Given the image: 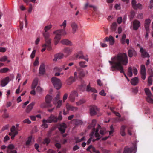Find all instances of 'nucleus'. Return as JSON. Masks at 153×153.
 I'll return each mask as SVG.
<instances>
[{"mask_svg": "<svg viewBox=\"0 0 153 153\" xmlns=\"http://www.w3.org/2000/svg\"><path fill=\"white\" fill-rule=\"evenodd\" d=\"M35 103L34 102L29 104L27 106L25 110L26 112L27 113H29L32 109Z\"/></svg>", "mask_w": 153, "mask_h": 153, "instance_id": "5701e85b", "label": "nucleus"}, {"mask_svg": "<svg viewBox=\"0 0 153 153\" xmlns=\"http://www.w3.org/2000/svg\"><path fill=\"white\" fill-rule=\"evenodd\" d=\"M86 91H88L91 92H92L97 93V91L94 88L91 87L90 85H88L87 87Z\"/></svg>", "mask_w": 153, "mask_h": 153, "instance_id": "7c9ffc66", "label": "nucleus"}, {"mask_svg": "<svg viewBox=\"0 0 153 153\" xmlns=\"http://www.w3.org/2000/svg\"><path fill=\"white\" fill-rule=\"evenodd\" d=\"M78 96V94L77 92L75 91H73L70 93L69 98L71 102H74L76 99V97Z\"/></svg>", "mask_w": 153, "mask_h": 153, "instance_id": "0eeeda50", "label": "nucleus"}, {"mask_svg": "<svg viewBox=\"0 0 153 153\" xmlns=\"http://www.w3.org/2000/svg\"><path fill=\"white\" fill-rule=\"evenodd\" d=\"M52 27V25H50L46 26L44 28V30L45 32H47Z\"/></svg>", "mask_w": 153, "mask_h": 153, "instance_id": "a18cd8bd", "label": "nucleus"}, {"mask_svg": "<svg viewBox=\"0 0 153 153\" xmlns=\"http://www.w3.org/2000/svg\"><path fill=\"white\" fill-rule=\"evenodd\" d=\"M70 25L72 29V33L74 34L78 29V24L75 22H73L71 23Z\"/></svg>", "mask_w": 153, "mask_h": 153, "instance_id": "6e6552de", "label": "nucleus"}, {"mask_svg": "<svg viewBox=\"0 0 153 153\" xmlns=\"http://www.w3.org/2000/svg\"><path fill=\"white\" fill-rule=\"evenodd\" d=\"M52 99V97L49 95H47L45 97V100L46 102L49 103L51 102Z\"/></svg>", "mask_w": 153, "mask_h": 153, "instance_id": "c756f323", "label": "nucleus"}, {"mask_svg": "<svg viewBox=\"0 0 153 153\" xmlns=\"http://www.w3.org/2000/svg\"><path fill=\"white\" fill-rule=\"evenodd\" d=\"M122 21V18L121 17H118L117 19V22L118 24H120Z\"/></svg>", "mask_w": 153, "mask_h": 153, "instance_id": "338daca9", "label": "nucleus"}, {"mask_svg": "<svg viewBox=\"0 0 153 153\" xmlns=\"http://www.w3.org/2000/svg\"><path fill=\"white\" fill-rule=\"evenodd\" d=\"M73 51V48L71 47H67L65 48L63 50L64 53L68 56L71 54Z\"/></svg>", "mask_w": 153, "mask_h": 153, "instance_id": "4468645a", "label": "nucleus"}, {"mask_svg": "<svg viewBox=\"0 0 153 153\" xmlns=\"http://www.w3.org/2000/svg\"><path fill=\"white\" fill-rule=\"evenodd\" d=\"M126 34H123L121 39V42L123 44L126 43L128 45L129 43V40L128 39H126Z\"/></svg>", "mask_w": 153, "mask_h": 153, "instance_id": "dca6fc26", "label": "nucleus"}, {"mask_svg": "<svg viewBox=\"0 0 153 153\" xmlns=\"http://www.w3.org/2000/svg\"><path fill=\"white\" fill-rule=\"evenodd\" d=\"M42 124L41 125V127L43 128H45L48 127V125L47 123H48V120L45 119H43Z\"/></svg>", "mask_w": 153, "mask_h": 153, "instance_id": "2f4dec72", "label": "nucleus"}, {"mask_svg": "<svg viewBox=\"0 0 153 153\" xmlns=\"http://www.w3.org/2000/svg\"><path fill=\"white\" fill-rule=\"evenodd\" d=\"M66 109L68 111L71 110L73 111H75L78 110L77 108L71 106L68 103L66 104Z\"/></svg>", "mask_w": 153, "mask_h": 153, "instance_id": "aec40b11", "label": "nucleus"}, {"mask_svg": "<svg viewBox=\"0 0 153 153\" xmlns=\"http://www.w3.org/2000/svg\"><path fill=\"white\" fill-rule=\"evenodd\" d=\"M60 94V93L59 92H57L56 93V96L53 99V103L54 104L56 105V103L57 101L58 100H60L59 97Z\"/></svg>", "mask_w": 153, "mask_h": 153, "instance_id": "a878e982", "label": "nucleus"}, {"mask_svg": "<svg viewBox=\"0 0 153 153\" xmlns=\"http://www.w3.org/2000/svg\"><path fill=\"white\" fill-rule=\"evenodd\" d=\"M50 142V140L49 138H47L44 140L43 142V143L44 144H46L47 145Z\"/></svg>", "mask_w": 153, "mask_h": 153, "instance_id": "6e6d98bb", "label": "nucleus"}, {"mask_svg": "<svg viewBox=\"0 0 153 153\" xmlns=\"http://www.w3.org/2000/svg\"><path fill=\"white\" fill-rule=\"evenodd\" d=\"M67 25V21L65 20L59 25V26L62 29H59L53 32V33L55 35L54 38L55 45H56L59 42L61 39V35L64 36L67 34V33L65 30Z\"/></svg>", "mask_w": 153, "mask_h": 153, "instance_id": "f03ea898", "label": "nucleus"}, {"mask_svg": "<svg viewBox=\"0 0 153 153\" xmlns=\"http://www.w3.org/2000/svg\"><path fill=\"white\" fill-rule=\"evenodd\" d=\"M99 111V109L95 105L91 106L90 109V113L91 115H95L97 112Z\"/></svg>", "mask_w": 153, "mask_h": 153, "instance_id": "9b49d317", "label": "nucleus"}, {"mask_svg": "<svg viewBox=\"0 0 153 153\" xmlns=\"http://www.w3.org/2000/svg\"><path fill=\"white\" fill-rule=\"evenodd\" d=\"M151 20L149 19H147L145 21V26L146 31L149 30V24Z\"/></svg>", "mask_w": 153, "mask_h": 153, "instance_id": "bb28decb", "label": "nucleus"}, {"mask_svg": "<svg viewBox=\"0 0 153 153\" xmlns=\"http://www.w3.org/2000/svg\"><path fill=\"white\" fill-rule=\"evenodd\" d=\"M72 123L76 125H78L81 124L82 123V121L80 120L74 119L72 120Z\"/></svg>", "mask_w": 153, "mask_h": 153, "instance_id": "473e14b6", "label": "nucleus"}, {"mask_svg": "<svg viewBox=\"0 0 153 153\" xmlns=\"http://www.w3.org/2000/svg\"><path fill=\"white\" fill-rule=\"evenodd\" d=\"M99 94L102 96H105L106 95V94L104 90H102L100 92Z\"/></svg>", "mask_w": 153, "mask_h": 153, "instance_id": "e2e57ef3", "label": "nucleus"}, {"mask_svg": "<svg viewBox=\"0 0 153 153\" xmlns=\"http://www.w3.org/2000/svg\"><path fill=\"white\" fill-rule=\"evenodd\" d=\"M36 52V51L35 50H33L32 52V53L30 55V57L31 58H33L34 57L35 55V53Z\"/></svg>", "mask_w": 153, "mask_h": 153, "instance_id": "4d7b16f0", "label": "nucleus"}, {"mask_svg": "<svg viewBox=\"0 0 153 153\" xmlns=\"http://www.w3.org/2000/svg\"><path fill=\"white\" fill-rule=\"evenodd\" d=\"M126 127L124 126H122L121 127L120 131L121 133L123 134L124 133V131L125 128Z\"/></svg>", "mask_w": 153, "mask_h": 153, "instance_id": "680f3d73", "label": "nucleus"}, {"mask_svg": "<svg viewBox=\"0 0 153 153\" xmlns=\"http://www.w3.org/2000/svg\"><path fill=\"white\" fill-rule=\"evenodd\" d=\"M139 79L137 77H135L131 79V83L133 85H136L138 83Z\"/></svg>", "mask_w": 153, "mask_h": 153, "instance_id": "b1692460", "label": "nucleus"}, {"mask_svg": "<svg viewBox=\"0 0 153 153\" xmlns=\"http://www.w3.org/2000/svg\"><path fill=\"white\" fill-rule=\"evenodd\" d=\"M64 56V54L61 53H57L54 55V59H53L54 61L56 62L58 59H60L63 58Z\"/></svg>", "mask_w": 153, "mask_h": 153, "instance_id": "f3484780", "label": "nucleus"}, {"mask_svg": "<svg viewBox=\"0 0 153 153\" xmlns=\"http://www.w3.org/2000/svg\"><path fill=\"white\" fill-rule=\"evenodd\" d=\"M128 56L130 58L132 57L133 56H136V52L133 48L129 49L128 50Z\"/></svg>", "mask_w": 153, "mask_h": 153, "instance_id": "6ab92c4d", "label": "nucleus"}, {"mask_svg": "<svg viewBox=\"0 0 153 153\" xmlns=\"http://www.w3.org/2000/svg\"><path fill=\"white\" fill-rule=\"evenodd\" d=\"M60 42L63 44L68 46H72L73 44L72 42L68 39H64L60 41Z\"/></svg>", "mask_w": 153, "mask_h": 153, "instance_id": "4be33fe9", "label": "nucleus"}, {"mask_svg": "<svg viewBox=\"0 0 153 153\" xmlns=\"http://www.w3.org/2000/svg\"><path fill=\"white\" fill-rule=\"evenodd\" d=\"M14 126H13L10 129L11 132L13 134H17L19 132Z\"/></svg>", "mask_w": 153, "mask_h": 153, "instance_id": "72a5a7b5", "label": "nucleus"}, {"mask_svg": "<svg viewBox=\"0 0 153 153\" xmlns=\"http://www.w3.org/2000/svg\"><path fill=\"white\" fill-rule=\"evenodd\" d=\"M128 75L130 77H131L132 76V68L131 67H129L128 68Z\"/></svg>", "mask_w": 153, "mask_h": 153, "instance_id": "37998d69", "label": "nucleus"}, {"mask_svg": "<svg viewBox=\"0 0 153 153\" xmlns=\"http://www.w3.org/2000/svg\"><path fill=\"white\" fill-rule=\"evenodd\" d=\"M130 19L131 20L134 17L135 15V13L134 11H131L130 12Z\"/></svg>", "mask_w": 153, "mask_h": 153, "instance_id": "0e129e2a", "label": "nucleus"}, {"mask_svg": "<svg viewBox=\"0 0 153 153\" xmlns=\"http://www.w3.org/2000/svg\"><path fill=\"white\" fill-rule=\"evenodd\" d=\"M7 59V56H4L0 58V61L4 62L6 61Z\"/></svg>", "mask_w": 153, "mask_h": 153, "instance_id": "3c124183", "label": "nucleus"}, {"mask_svg": "<svg viewBox=\"0 0 153 153\" xmlns=\"http://www.w3.org/2000/svg\"><path fill=\"white\" fill-rule=\"evenodd\" d=\"M105 41L108 42L109 46L113 45L115 43L114 38L111 35L109 37H106L105 38Z\"/></svg>", "mask_w": 153, "mask_h": 153, "instance_id": "9d476101", "label": "nucleus"}, {"mask_svg": "<svg viewBox=\"0 0 153 153\" xmlns=\"http://www.w3.org/2000/svg\"><path fill=\"white\" fill-rule=\"evenodd\" d=\"M14 146L12 144H10L8 145L7 147V149H9V150L13 149L14 148Z\"/></svg>", "mask_w": 153, "mask_h": 153, "instance_id": "8fccbe9b", "label": "nucleus"}, {"mask_svg": "<svg viewBox=\"0 0 153 153\" xmlns=\"http://www.w3.org/2000/svg\"><path fill=\"white\" fill-rule=\"evenodd\" d=\"M63 69L61 67H56L54 68V70L56 71H58L59 72H60L62 71Z\"/></svg>", "mask_w": 153, "mask_h": 153, "instance_id": "603ef678", "label": "nucleus"}, {"mask_svg": "<svg viewBox=\"0 0 153 153\" xmlns=\"http://www.w3.org/2000/svg\"><path fill=\"white\" fill-rule=\"evenodd\" d=\"M67 127V126L66 124L63 123H62L59 125V129L61 133H63L65 132Z\"/></svg>", "mask_w": 153, "mask_h": 153, "instance_id": "ddd939ff", "label": "nucleus"}, {"mask_svg": "<svg viewBox=\"0 0 153 153\" xmlns=\"http://www.w3.org/2000/svg\"><path fill=\"white\" fill-rule=\"evenodd\" d=\"M75 80L73 76H70L66 80L67 84L69 85H71L75 81Z\"/></svg>", "mask_w": 153, "mask_h": 153, "instance_id": "c85d7f7f", "label": "nucleus"}, {"mask_svg": "<svg viewBox=\"0 0 153 153\" xmlns=\"http://www.w3.org/2000/svg\"><path fill=\"white\" fill-rule=\"evenodd\" d=\"M9 78L8 77H7L2 79L1 81V85L2 87L5 86L9 82Z\"/></svg>", "mask_w": 153, "mask_h": 153, "instance_id": "412c9836", "label": "nucleus"}, {"mask_svg": "<svg viewBox=\"0 0 153 153\" xmlns=\"http://www.w3.org/2000/svg\"><path fill=\"white\" fill-rule=\"evenodd\" d=\"M45 71V65L44 63L41 64L39 70V73L41 75L44 74Z\"/></svg>", "mask_w": 153, "mask_h": 153, "instance_id": "2eb2a0df", "label": "nucleus"}, {"mask_svg": "<svg viewBox=\"0 0 153 153\" xmlns=\"http://www.w3.org/2000/svg\"><path fill=\"white\" fill-rule=\"evenodd\" d=\"M23 122L24 123L30 124L31 123V121L29 120V119H25L23 120Z\"/></svg>", "mask_w": 153, "mask_h": 153, "instance_id": "69168bd1", "label": "nucleus"}, {"mask_svg": "<svg viewBox=\"0 0 153 153\" xmlns=\"http://www.w3.org/2000/svg\"><path fill=\"white\" fill-rule=\"evenodd\" d=\"M132 151V148L126 147L124 149V153H131Z\"/></svg>", "mask_w": 153, "mask_h": 153, "instance_id": "58836bf2", "label": "nucleus"}, {"mask_svg": "<svg viewBox=\"0 0 153 153\" xmlns=\"http://www.w3.org/2000/svg\"><path fill=\"white\" fill-rule=\"evenodd\" d=\"M88 73V71L81 70L79 72V76L80 77H84V76L86 74H87Z\"/></svg>", "mask_w": 153, "mask_h": 153, "instance_id": "c9c22d12", "label": "nucleus"}, {"mask_svg": "<svg viewBox=\"0 0 153 153\" xmlns=\"http://www.w3.org/2000/svg\"><path fill=\"white\" fill-rule=\"evenodd\" d=\"M136 7L134 8V9H142L143 6L140 3H138L137 4L136 6Z\"/></svg>", "mask_w": 153, "mask_h": 153, "instance_id": "49530a36", "label": "nucleus"}, {"mask_svg": "<svg viewBox=\"0 0 153 153\" xmlns=\"http://www.w3.org/2000/svg\"><path fill=\"white\" fill-rule=\"evenodd\" d=\"M140 25V22L137 20H135L133 22V28L134 30H137Z\"/></svg>", "mask_w": 153, "mask_h": 153, "instance_id": "a211bd4d", "label": "nucleus"}, {"mask_svg": "<svg viewBox=\"0 0 153 153\" xmlns=\"http://www.w3.org/2000/svg\"><path fill=\"white\" fill-rule=\"evenodd\" d=\"M85 102L86 101L85 100L82 99L76 102V105L78 106H79L85 103Z\"/></svg>", "mask_w": 153, "mask_h": 153, "instance_id": "4c0bfd02", "label": "nucleus"}, {"mask_svg": "<svg viewBox=\"0 0 153 153\" xmlns=\"http://www.w3.org/2000/svg\"><path fill=\"white\" fill-rule=\"evenodd\" d=\"M111 68L120 70L121 73H123L125 77L128 81L129 79L124 73L123 66L126 65L128 62V57L127 54L125 53H120L115 55L109 61Z\"/></svg>", "mask_w": 153, "mask_h": 153, "instance_id": "f257e3e1", "label": "nucleus"}, {"mask_svg": "<svg viewBox=\"0 0 153 153\" xmlns=\"http://www.w3.org/2000/svg\"><path fill=\"white\" fill-rule=\"evenodd\" d=\"M140 52L141 53L142 56L144 57H149V55L148 53L143 48H140Z\"/></svg>", "mask_w": 153, "mask_h": 153, "instance_id": "393cba45", "label": "nucleus"}, {"mask_svg": "<svg viewBox=\"0 0 153 153\" xmlns=\"http://www.w3.org/2000/svg\"><path fill=\"white\" fill-rule=\"evenodd\" d=\"M51 81L54 88L58 90L61 88L62 82L59 79L53 77L51 78Z\"/></svg>", "mask_w": 153, "mask_h": 153, "instance_id": "423d86ee", "label": "nucleus"}, {"mask_svg": "<svg viewBox=\"0 0 153 153\" xmlns=\"http://www.w3.org/2000/svg\"><path fill=\"white\" fill-rule=\"evenodd\" d=\"M39 64V58L38 57H36V60L34 63L33 65L34 66H36L38 65Z\"/></svg>", "mask_w": 153, "mask_h": 153, "instance_id": "864d4df0", "label": "nucleus"}, {"mask_svg": "<svg viewBox=\"0 0 153 153\" xmlns=\"http://www.w3.org/2000/svg\"><path fill=\"white\" fill-rule=\"evenodd\" d=\"M86 62L85 61L80 62L79 64L80 66L82 68H85L87 66V65L85 64Z\"/></svg>", "mask_w": 153, "mask_h": 153, "instance_id": "ea45409f", "label": "nucleus"}, {"mask_svg": "<svg viewBox=\"0 0 153 153\" xmlns=\"http://www.w3.org/2000/svg\"><path fill=\"white\" fill-rule=\"evenodd\" d=\"M38 78H36L34 79L31 86L32 89H35L38 84Z\"/></svg>", "mask_w": 153, "mask_h": 153, "instance_id": "cd10ccee", "label": "nucleus"}, {"mask_svg": "<svg viewBox=\"0 0 153 153\" xmlns=\"http://www.w3.org/2000/svg\"><path fill=\"white\" fill-rule=\"evenodd\" d=\"M9 69L7 68H4L1 69L0 70V73H5L7 72Z\"/></svg>", "mask_w": 153, "mask_h": 153, "instance_id": "09e8293b", "label": "nucleus"}, {"mask_svg": "<svg viewBox=\"0 0 153 153\" xmlns=\"http://www.w3.org/2000/svg\"><path fill=\"white\" fill-rule=\"evenodd\" d=\"M40 106L42 108H47V104L45 102L42 103L40 105Z\"/></svg>", "mask_w": 153, "mask_h": 153, "instance_id": "de8ad7c7", "label": "nucleus"}, {"mask_svg": "<svg viewBox=\"0 0 153 153\" xmlns=\"http://www.w3.org/2000/svg\"><path fill=\"white\" fill-rule=\"evenodd\" d=\"M138 92V89L136 87L132 89V92L134 94H137Z\"/></svg>", "mask_w": 153, "mask_h": 153, "instance_id": "bf43d9fd", "label": "nucleus"}, {"mask_svg": "<svg viewBox=\"0 0 153 153\" xmlns=\"http://www.w3.org/2000/svg\"><path fill=\"white\" fill-rule=\"evenodd\" d=\"M43 36L45 39V43L42 45V47L46 46L48 50H51L52 48L51 42V39L49 38L50 36L49 33L45 32L43 33Z\"/></svg>", "mask_w": 153, "mask_h": 153, "instance_id": "20e7f679", "label": "nucleus"}, {"mask_svg": "<svg viewBox=\"0 0 153 153\" xmlns=\"http://www.w3.org/2000/svg\"><path fill=\"white\" fill-rule=\"evenodd\" d=\"M62 101L61 100H58L56 102V104L57 105L56 107L57 108H59L62 105Z\"/></svg>", "mask_w": 153, "mask_h": 153, "instance_id": "79ce46f5", "label": "nucleus"}, {"mask_svg": "<svg viewBox=\"0 0 153 153\" xmlns=\"http://www.w3.org/2000/svg\"><path fill=\"white\" fill-rule=\"evenodd\" d=\"M144 91L146 94L147 95V97L149 96H150L152 95L149 89L148 88H145Z\"/></svg>", "mask_w": 153, "mask_h": 153, "instance_id": "a19ab883", "label": "nucleus"}, {"mask_svg": "<svg viewBox=\"0 0 153 153\" xmlns=\"http://www.w3.org/2000/svg\"><path fill=\"white\" fill-rule=\"evenodd\" d=\"M96 123L95 120H93L91 123L90 124L88 127V129H91V134H104L106 133L105 129L104 128H101L100 126L98 125L96 129L94 128Z\"/></svg>", "mask_w": 153, "mask_h": 153, "instance_id": "7ed1b4c3", "label": "nucleus"}, {"mask_svg": "<svg viewBox=\"0 0 153 153\" xmlns=\"http://www.w3.org/2000/svg\"><path fill=\"white\" fill-rule=\"evenodd\" d=\"M148 83L149 84V85H152V77H149L148 80Z\"/></svg>", "mask_w": 153, "mask_h": 153, "instance_id": "13d9d810", "label": "nucleus"}, {"mask_svg": "<svg viewBox=\"0 0 153 153\" xmlns=\"http://www.w3.org/2000/svg\"><path fill=\"white\" fill-rule=\"evenodd\" d=\"M68 97V94L67 93H65L63 97V101L64 102H65V100L67 99Z\"/></svg>", "mask_w": 153, "mask_h": 153, "instance_id": "052dcab7", "label": "nucleus"}, {"mask_svg": "<svg viewBox=\"0 0 153 153\" xmlns=\"http://www.w3.org/2000/svg\"><path fill=\"white\" fill-rule=\"evenodd\" d=\"M117 24L116 22L113 23L111 26V29L112 30L114 31L116 30Z\"/></svg>", "mask_w": 153, "mask_h": 153, "instance_id": "c03bdc74", "label": "nucleus"}, {"mask_svg": "<svg viewBox=\"0 0 153 153\" xmlns=\"http://www.w3.org/2000/svg\"><path fill=\"white\" fill-rule=\"evenodd\" d=\"M62 119L61 112H60L58 116H56L53 114H51L47 119L48 123H56L60 121Z\"/></svg>", "mask_w": 153, "mask_h": 153, "instance_id": "39448f33", "label": "nucleus"}, {"mask_svg": "<svg viewBox=\"0 0 153 153\" xmlns=\"http://www.w3.org/2000/svg\"><path fill=\"white\" fill-rule=\"evenodd\" d=\"M34 142V139L32 136L29 137L27 139L25 143V148H28L30 146L31 143Z\"/></svg>", "mask_w": 153, "mask_h": 153, "instance_id": "f8f14e48", "label": "nucleus"}, {"mask_svg": "<svg viewBox=\"0 0 153 153\" xmlns=\"http://www.w3.org/2000/svg\"><path fill=\"white\" fill-rule=\"evenodd\" d=\"M146 100L149 103L153 104V95L147 97Z\"/></svg>", "mask_w": 153, "mask_h": 153, "instance_id": "f704fd0d", "label": "nucleus"}, {"mask_svg": "<svg viewBox=\"0 0 153 153\" xmlns=\"http://www.w3.org/2000/svg\"><path fill=\"white\" fill-rule=\"evenodd\" d=\"M7 152L8 153H17V152L16 150H9V149L7 150Z\"/></svg>", "mask_w": 153, "mask_h": 153, "instance_id": "774afa93", "label": "nucleus"}, {"mask_svg": "<svg viewBox=\"0 0 153 153\" xmlns=\"http://www.w3.org/2000/svg\"><path fill=\"white\" fill-rule=\"evenodd\" d=\"M140 73L142 79L145 80L146 78V68L145 65H141Z\"/></svg>", "mask_w": 153, "mask_h": 153, "instance_id": "1a4fd4ad", "label": "nucleus"}, {"mask_svg": "<svg viewBox=\"0 0 153 153\" xmlns=\"http://www.w3.org/2000/svg\"><path fill=\"white\" fill-rule=\"evenodd\" d=\"M88 7H93L94 10H96L97 8V7L89 5V4L87 3L85 4L84 9H86Z\"/></svg>", "mask_w": 153, "mask_h": 153, "instance_id": "e433bc0d", "label": "nucleus"}, {"mask_svg": "<svg viewBox=\"0 0 153 153\" xmlns=\"http://www.w3.org/2000/svg\"><path fill=\"white\" fill-rule=\"evenodd\" d=\"M132 7L134 8L136 7V5L137 4L136 0H132Z\"/></svg>", "mask_w": 153, "mask_h": 153, "instance_id": "5fc2aeb1", "label": "nucleus"}]
</instances>
